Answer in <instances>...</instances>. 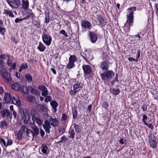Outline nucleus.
I'll return each mask as SVG.
<instances>
[{
  "instance_id": "7c9ffc66",
  "label": "nucleus",
  "mask_w": 158,
  "mask_h": 158,
  "mask_svg": "<svg viewBox=\"0 0 158 158\" xmlns=\"http://www.w3.org/2000/svg\"><path fill=\"white\" fill-rule=\"evenodd\" d=\"M26 133L27 136L28 137H30L31 136L33 137L34 133L32 130H31L30 129L28 128L27 130H26Z\"/></svg>"
},
{
  "instance_id": "a19ab883",
  "label": "nucleus",
  "mask_w": 158,
  "mask_h": 158,
  "mask_svg": "<svg viewBox=\"0 0 158 158\" xmlns=\"http://www.w3.org/2000/svg\"><path fill=\"white\" fill-rule=\"evenodd\" d=\"M34 24L33 26H37L38 27H40V21L39 20L34 21L33 22Z\"/></svg>"
},
{
  "instance_id": "1a4fd4ad",
  "label": "nucleus",
  "mask_w": 158,
  "mask_h": 158,
  "mask_svg": "<svg viewBox=\"0 0 158 158\" xmlns=\"http://www.w3.org/2000/svg\"><path fill=\"white\" fill-rule=\"evenodd\" d=\"M81 26L85 30H90L91 24L89 21L86 20H82L81 21Z\"/></svg>"
},
{
  "instance_id": "a18cd8bd",
  "label": "nucleus",
  "mask_w": 158,
  "mask_h": 158,
  "mask_svg": "<svg viewBox=\"0 0 158 158\" xmlns=\"http://www.w3.org/2000/svg\"><path fill=\"white\" fill-rule=\"evenodd\" d=\"M141 109L143 111H146L147 110V106L145 104H143L141 106Z\"/></svg>"
},
{
  "instance_id": "f257e3e1",
  "label": "nucleus",
  "mask_w": 158,
  "mask_h": 158,
  "mask_svg": "<svg viewBox=\"0 0 158 158\" xmlns=\"http://www.w3.org/2000/svg\"><path fill=\"white\" fill-rule=\"evenodd\" d=\"M136 10V8L135 6L129 8L127 9V11L129 12V14L127 16V20L125 25L127 24L130 25L129 29L130 26L133 25L134 19L133 12Z\"/></svg>"
},
{
  "instance_id": "7ed1b4c3",
  "label": "nucleus",
  "mask_w": 158,
  "mask_h": 158,
  "mask_svg": "<svg viewBox=\"0 0 158 158\" xmlns=\"http://www.w3.org/2000/svg\"><path fill=\"white\" fill-rule=\"evenodd\" d=\"M8 4L12 9L18 8L21 5V2L20 0H6Z\"/></svg>"
},
{
  "instance_id": "f8f14e48",
  "label": "nucleus",
  "mask_w": 158,
  "mask_h": 158,
  "mask_svg": "<svg viewBox=\"0 0 158 158\" xmlns=\"http://www.w3.org/2000/svg\"><path fill=\"white\" fill-rule=\"evenodd\" d=\"M50 123L48 120H46L44 121V124H43V127L47 133H49L50 129L51 128Z\"/></svg>"
},
{
  "instance_id": "8fccbe9b",
  "label": "nucleus",
  "mask_w": 158,
  "mask_h": 158,
  "mask_svg": "<svg viewBox=\"0 0 158 158\" xmlns=\"http://www.w3.org/2000/svg\"><path fill=\"white\" fill-rule=\"evenodd\" d=\"M48 91L47 89H45V90L42 91L41 93V95L44 97H46L48 94Z\"/></svg>"
},
{
  "instance_id": "aec40b11",
  "label": "nucleus",
  "mask_w": 158,
  "mask_h": 158,
  "mask_svg": "<svg viewBox=\"0 0 158 158\" xmlns=\"http://www.w3.org/2000/svg\"><path fill=\"white\" fill-rule=\"evenodd\" d=\"M36 108L39 111L44 113L46 111V109L45 106L43 105L38 104L36 106Z\"/></svg>"
},
{
  "instance_id": "f704fd0d",
  "label": "nucleus",
  "mask_w": 158,
  "mask_h": 158,
  "mask_svg": "<svg viewBox=\"0 0 158 158\" xmlns=\"http://www.w3.org/2000/svg\"><path fill=\"white\" fill-rule=\"evenodd\" d=\"M28 88L29 89H31V90L30 91L31 93L36 94V95H38V91L36 89L33 88L31 86H29Z\"/></svg>"
},
{
  "instance_id": "09e8293b",
  "label": "nucleus",
  "mask_w": 158,
  "mask_h": 158,
  "mask_svg": "<svg viewBox=\"0 0 158 158\" xmlns=\"http://www.w3.org/2000/svg\"><path fill=\"white\" fill-rule=\"evenodd\" d=\"M0 143L2 144H3L5 147H6V143L4 139L2 138H1L0 139Z\"/></svg>"
},
{
  "instance_id": "a211bd4d",
  "label": "nucleus",
  "mask_w": 158,
  "mask_h": 158,
  "mask_svg": "<svg viewBox=\"0 0 158 158\" xmlns=\"http://www.w3.org/2000/svg\"><path fill=\"white\" fill-rule=\"evenodd\" d=\"M22 4V7L24 10H26L28 9L29 7V2L28 0H21Z\"/></svg>"
},
{
  "instance_id": "e433bc0d",
  "label": "nucleus",
  "mask_w": 158,
  "mask_h": 158,
  "mask_svg": "<svg viewBox=\"0 0 158 158\" xmlns=\"http://www.w3.org/2000/svg\"><path fill=\"white\" fill-rule=\"evenodd\" d=\"M67 140V138L64 135L61 137V140L60 141L57 142V143H64L66 142Z\"/></svg>"
},
{
  "instance_id": "0e129e2a",
  "label": "nucleus",
  "mask_w": 158,
  "mask_h": 158,
  "mask_svg": "<svg viewBox=\"0 0 158 158\" xmlns=\"http://www.w3.org/2000/svg\"><path fill=\"white\" fill-rule=\"evenodd\" d=\"M67 118V115L65 114H62V118H61V119H62V121H65L66 119Z\"/></svg>"
},
{
  "instance_id": "6e6552de",
  "label": "nucleus",
  "mask_w": 158,
  "mask_h": 158,
  "mask_svg": "<svg viewBox=\"0 0 158 158\" xmlns=\"http://www.w3.org/2000/svg\"><path fill=\"white\" fill-rule=\"evenodd\" d=\"M89 38L91 42L93 43H95L98 39L97 34L92 31H89Z\"/></svg>"
},
{
  "instance_id": "2f4dec72",
  "label": "nucleus",
  "mask_w": 158,
  "mask_h": 158,
  "mask_svg": "<svg viewBox=\"0 0 158 158\" xmlns=\"http://www.w3.org/2000/svg\"><path fill=\"white\" fill-rule=\"evenodd\" d=\"M7 124L5 120H2L0 123V127L2 129H4L7 126Z\"/></svg>"
},
{
  "instance_id": "412c9836",
  "label": "nucleus",
  "mask_w": 158,
  "mask_h": 158,
  "mask_svg": "<svg viewBox=\"0 0 158 158\" xmlns=\"http://www.w3.org/2000/svg\"><path fill=\"white\" fill-rule=\"evenodd\" d=\"M11 101L13 104L18 106L21 105V102L19 100L17 96H16V97H13Z\"/></svg>"
},
{
  "instance_id": "c03bdc74",
  "label": "nucleus",
  "mask_w": 158,
  "mask_h": 158,
  "mask_svg": "<svg viewBox=\"0 0 158 158\" xmlns=\"http://www.w3.org/2000/svg\"><path fill=\"white\" fill-rule=\"evenodd\" d=\"M6 109H5L0 111V114L3 118H4L6 115Z\"/></svg>"
},
{
  "instance_id": "dca6fc26",
  "label": "nucleus",
  "mask_w": 158,
  "mask_h": 158,
  "mask_svg": "<svg viewBox=\"0 0 158 158\" xmlns=\"http://www.w3.org/2000/svg\"><path fill=\"white\" fill-rule=\"evenodd\" d=\"M50 105L52 107V110L54 113H56L57 111V107L58 106V103L55 101L53 100L50 102Z\"/></svg>"
},
{
  "instance_id": "9b49d317",
  "label": "nucleus",
  "mask_w": 158,
  "mask_h": 158,
  "mask_svg": "<svg viewBox=\"0 0 158 158\" xmlns=\"http://www.w3.org/2000/svg\"><path fill=\"white\" fill-rule=\"evenodd\" d=\"M96 17L97 19L100 24V26L103 27L106 24V20L104 19V18L101 15H97Z\"/></svg>"
},
{
  "instance_id": "e2e57ef3",
  "label": "nucleus",
  "mask_w": 158,
  "mask_h": 158,
  "mask_svg": "<svg viewBox=\"0 0 158 158\" xmlns=\"http://www.w3.org/2000/svg\"><path fill=\"white\" fill-rule=\"evenodd\" d=\"M77 92V91L76 90H71L69 92L71 96H73L74 95L76 94V93Z\"/></svg>"
},
{
  "instance_id": "39448f33",
  "label": "nucleus",
  "mask_w": 158,
  "mask_h": 158,
  "mask_svg": "<svg viewBox=\"0 0 158 158\" xmlns=\"http://www.w3.org/2000/svg\"><path fill=\"white\" fill-rule=\"evenodd\" d=\"M156 138L153 134H150L148 136V142L150 146L153 148H155L157 146Z\"/></svg>"
},
{
  "instance_id": "5fc2aeb1",
  "label": "nucleus",
  "mask_w": 158,
  "mask_h": 158,
  "mask_svg": "<svg viewBox=\"0 0 158 158\" xmlns=\"http://www.w3.org/2000/svg\"><path fill=\"white\" fill-rule=\"evenodd\" d=\"M102 106L106 110H107L109 106L108 102H104L102 105Z\"/></svg>"
},
{
  "instance_id": "4c0bfd02",
  "label": "nucleus",
  "mask_w": 158,
  "mask_h": 158,
  "mask_svg": "<svg viewBox=\"0 0 158 158\" xmlns=\"http://www.w3.org/2000/svg\"><path fill=\"white\" fill-rule=\"evenodd\" d=\"M6 115L7 117L10 118V119L12 118V115L11 112L8 109H6Z\"/></svg>"
},
{
  "instance_id": "423d86ee",
  "label": "nucleus",
  "mask_w": 158,
  "mask_h": 158,
  "mask_svg": "<svg viewBox=\"0 0 158 158\" xmlns=\"http://www.w3.org/2000/svg\"><path fill=\"white\" fill-rule=\"evenodd\" d=\"M47 119L49 121L51 125L54 127H57L59 124L58 120L56 118H53L52 116H50L48 114H46Z\"/></svg>"
},
{
  "instance_id": "37998d69",
  "label": "nucleus",
  "mask_w": 158,
  "mask_h": 158,
  "mask_svg": "<svg viewBox=\"0 0 158 158\" xmlns=\"http://www.w3.org/2000/svg\"><path fill=\"white\" fill-rule=\"evenodd\" d=\"M38 87L39 89L42 91L47 89V88L43 85H39Z\"/></svg>"
},
{
  "instance_id": "603ef678",
  "label": "nucleus",
  "mask_w": 158,
  "mask_h": 158,
  "mask_svg": "<svg viewBox=\"0 0 158 158\" xmlns=\"http://www.w3.org/2000/svg\"><path fill=\"white\" fill-rule=\"evenodd\" d=\"M13 143L12 140L10 139H8L6 143V147L8 146L11 145Z\"/></svg>"
},
{
  "instance_id": "f3484780",
  "label": "nucleus",
  "mask_w": 158,
  "mask_h": 158,
  "mask_svg": "<svg viewBox=\"0 0 158 158\" xmlns=\"http://www.w3.org/2000/svg\"><path fill=\"white\" fill-rule=\"evenodd\" d=\"M32 119L33 120H35L36 123L38 124L39 125L41 126L43 124V122L39 118L38 115L36 114L33 115L32 116Z\"/></svg>"
},
{
  "instance_id": "6e6d98bb",
  "label": "nucleus",
  "mask_w": 158,
  "mask_h": 158,
  "mask_svg": "<svg viewBox=\"0 0 158 158\" xmlns=\"http://www.w3.org/2000/svg\"><path fill=\"white\" fill-rule=\"evenodd\" d=\"M148 118V117L147 116H146V115H144L143 116V119L142 120V122L144 124H145L146 123H147L146 122V120H147Z\"/></svg>"
},
{
  "instance_id": "6ab92c4d",
  "label": "nucleus",
  "mask_w": 158,
  "mask_h": 158,
  "mask_svg": "<svg viewBox=\"0 0 158 158\" xmlns=\"http://www.w3.org/2000/svg\"><path fill=\"white\" fill-rule=\"evenodd\" d=\"M4 99L7 103H9L11 101L12 98L11 95L8 93H6L4 94Z\"/></svg>"
},
{
  "instance_id": "864d4df0",
  "label": "nucleus",
  "mask_w": 158,
  "mask_h": 158,
  "mask_svg": "<svg viewBox=\"0 0 158 158\" xmlns=\"http://www.w3.org/2000/svg\"><path fill=\"white\" fill-rule=\"evenodd\" d=\"M52 99V97L50 96H47L44 100L45 102L47 103L49 101H50Z\"/></svg>"
},
{
  "instance_id": "de8ad7c7",
  "label": "nucleus",
  "mask_w": 158,
  "mask_h": 158,
  "mask_svg": "<svg viewBox=\"0 0 158 158\" xmlns=\"http://www.w3.org/2000/svg\"><path fill=\"white\" fill-rule=\"evenodd\" d=\"M28 129V127L26 126L23 125L21 126V130L22 131V132L23 131V132H26V130H27V129Z\"/></svg>"
},
{
  "instance_id": "5701e85b",
  "label": "nucleus",
  "mask_w": 158,
  "mask_h": 158,
  "mask_svg": "<svg viewBox=\"0 0 158 158\" xmlns=\"http://www.w3.org/2000/svg\"><path fill=\"white\" fill-rule=\"evenodd\" d=\"M11 87L12 89L16 91H19L21 89V86L17 83L13 84L11 85Z\"/></svg>"
},
{
  "instance_id": "473e14b6",
  "label": "nucleus",
  "mask_w": 158,
  "mask_h": 158,
  "mask_svg": "<svg viewBox=\"0 0 158 158\" xmlns=\"http://www.w3.org/2000/svg\"><path fill=\"white\" fill-rule=\"evenodd\" d=\"M27 68L28 66L26 64H22L19 71V72H21L23 70Z\"/></svg>"
},
{
  "instance_id": "13d9d810",
  "label": "nucleus",
  "mask_w": 158,
  "mask_h": 158,
  "mask_svg": "<svg viewBox=\"0 0 158 158\" xmlns=\"http://www.w3.org/2000/svg\"><path fill=\"white\" fill-rule=\"evenodd\" d=\"M145 125L147 126L149 128H150L152 130L153 129V126H152V124L149 123L148 124L147 123L144 124Z\"/></svg>"
},
{
  "instance_id": "338daca9",
  "label": "nucleus",
  "mask_w": 158,
  "mask_h": 158,
  "mask_svg": "<svg viewBox=\"0 0 158 158\" xmlns=\"http://www.w3.org/2000/svg\"><path fill=\"white\" fill-rule=\"evenodd\" d=\"M150 107L151 108H152L153 110H156V105L153 104H152L151 105Z\"/></svg>"
},
{
  "instance_id": "052dcab7",
  "label": "nucleus",
  "mask_w": 158,
  "mask_h": 158,
  "mask_svg": "<svg viewBox=\"0 0 158 158\" xmlns=\"http://www.w3.org/2000/svg\"><path fill=\"white\" fill-rule=\"evenodd\" d=\"M5 32V28L4 27H2L0 26V33L2 35H4Z\"/></svg>"
},
{
  "instance_id": "49530a36",
  "label": "nucleus",
  "mask_w": 158,
  "mask_h": 158,
  "mask_svg": "<svg viewBox=\"0 0 158 158\" xmlns=\"http://www.w3.org/2000/svg\"><path fill=\"white\" fill-rule=\"evenodd\" d=\"M74 127L77 133H78L80 130L79 126L78 125L75 124L74 125Z\"/></svg>"
},
{
  "instance_id": "a878e982",
  "label": "nucleus",
  "mask_w": 158,
  "mask_h": 158,
  "mask_svg": "<svg viewBox=\"0 0 158 158\" xmlns=\"http://www.w3.org/2000/svg\"><path fill=\"white\" fill-rule=\"evenodd\" d=\"M69 133L70 135L69 136V137L71 139H73L74 138V134L75 132L73 128H72V127H70L69 131Z\"/></svg>"
},
{
  "instance_id": "72a5a7b5",
  "label": "nucleus",
  "mask_w": 158,
  "mask_h": 158,
  "mask_svg": "<svg viewBox=\"0 0 158 158\" xmlns=\"http://www.w3.org/2000/svg\"><path fill=\"white\" fill-rule=\"evenodd\" d=\"M77 60V59L76 56L75 55H70L69 59V61H70L74 63Z\"/></svg>"
},
{
  "instance_id": "58836bf2",
  "label": "nucleus",
  "mask_w": 158,
  "mask_h": 158,
  "mask_svg": "<svg viewBox=\"0 0 158 158\" xmlns=\"http://www.w3.org/2000/svg\"><path fill=\"white\" fill-rule=\"evenodd\" d=\"M17 138L18 140H21L22 139L23 135L22 132L21 131H19L17 133Z\"/></svg>"
},
{
  "instance_id": "c756f323",
  "label": "nucleus",
  "mask_w": 158,
  "mask_h": 158,
  "mask_svg": "<svg viewBox=\"0 0 158 158\" xmlns=\"http://www.w3.org/2000/svg\"><path fill=\"white\" fill-rule=\"evenodd\" d=\"M25 78L28 82H31L33 80L32 76L29 74H27L25 75Z\"/></svg>"
},
{
  "instance_id": "3c124183",
  "label": "nucleus",
  "mask_w": 158,
  "mask_h": 158,
  "mask_svg": "<svg viewBox=\"0 0 158 158\" xmlns=\"http://www.w3.org/2000/svg\"><path fill=\"white\" fill-rule=\"evenodd\" d=\"M60 33L61 34H62V35H64L66 37H68V35L65 32V31L64 30H62L60 31Z\"/></svg>"
},
{
  "instance_id": "4d7b16f0",
  "label": "nucleus",
  "mask_w": 158,
  "mask_h": 158,
  "mask_svg": "<svg viewBox=\"0 0 158 158\" xmlns=\"http://www.w3.org/2000/svg\"><path fill=\"white\" fill-rule=\"evenodd\" d=\"M50 19L49 18V15H46L45 18V23H48L50 21Z\"/></svg>"
},
{
  "instance_id": "bf43d9fd",
  "label": "nucleus",
  "mask_w": 158,
  "mask_h": 158,
  "mask_svg": "<svg viewBox=\"0 0 158 158\" xmlns=\"http://www.w3.org/2000/svg\"><path fill=\"white\" fill-rule=\"evenodd\" d=\"M40 133L42 137L43 138L44 137V135L45 134V132L41 129H40Z\"/></svg>"
},
{
  "instance_id": "ea45409f",
  "label": "nucleus",
  "mask_w": 158,
  "mask_h": 158,
  "mask_svg": "<svg viewBox=\"0 0 158 158\" xmlns=\"http://www.w3.org/2000/svg\"><path fill=\"white\" fill-rule=\"evenodd\" d=\"M72 114L73 115V119H75L76 118L77 116V111L76 109H73Z\"/></svg>"
},
{
  "instance_id": "f03ea898",
  "label": "nucleus",
  "mask_w": 158,
  "mask_h": 158,
  "mask_svg": "<svg viewBox=\"0 0 158 158\" xmlns=\"http://www.w3.org/2000/svg\"><path fill=\"white\" fill-rule=\"evenodd\" d=\"M114 73L113 71L108 70L105 71L101 74L100 76L103 81H109L114 77Z\"/></svg>"
},
{
  "instance_id": "393cba45",
  "label": "nucleus",
  "mask_w": 158,
  "mask_h": 158,
  "mask_svg": "<svg viewBox=\"0 0 158 158\" xmlns=\"http://www.w3.org/2000/svg\"><path fill=\"white\" fill-rule=\"evenodd\" d=\"M83 86V84L81 82H77L76 84L74 85L73 89L74 90H75L79 88H82Z\"/></svg>"
},
{
  "instance_id": "20e7f679",
  "label": "nucleus",
  "mask_w": 158,
  "mask_h": 158,
  "mask_svg": "<svg viewBox=\"0 0 158 158\" xmlns=\"http://www.w3.org/2000/svg\"><path fill=\"white\" fill-rule=\"evenodd\" d=\"M2 76L4 79L5 81L7 83L10 82L12 81L10 75L8 74L6 70L2 69L0 72Z\"/></svg>"
},
{
  "instance_id": "9d476101",
  "label": "nucleus",
  "mask_w": 158,
  "mask_h": 158,
  "mask_svg": "<svg viewBox=\"0 0 158 158\" xmlns=\"http://www.w3.org/2000/svg\"><path fill=\"white\" fill-rule=\"evenodd\" d=\"M109 67V64L108 62L106 60H105L101 63L100 68L103 71L108 70Z\"/></svg>"
},
{
  "instance_id": "c85d7f7f",
  "label": "nucleus",
  "mask_w": 158,
  "mask_h": 158,
  "mask_svg": "<svg viewBox=\"0 0 158 158\" xmlns=\"http://www.w3.org/2000/svg\"><path fill=\"white\" fill-rule=\"evenodd\" d=\"M21 89L20 90H21L22 92L25 94H29V91L27 87L22 85L21 86Z\"/></svg>"
},
{
  "instance_id": "69168bd1",
  "label": "nucleus",
  "mask_w": 158,
  "mask_h": 158,
  "mask_svg": "<svg viewBox=\"0 0 158 158\" xmlns=\"http://www.w3.org/2000/svg\"><path fill=\"white\" fill-rule=\"evenodd\" d=\"M128 60L129 61H134L136 62H138L137 60V59H134L132 57H129L128 58Z\"/></svg>"
},
{
  "instance_id": "bb28decb",
  "label": "nucleus",
  "mask_w": 158,
  "mask_h": 158,
  "mask_svg": "<svg viewBox=\"0 0 158 158\" xmlns=\"http://www.w3.org/2000/svg\"><path fill=\"white\" fill-rule=\"evenodd\" d=\"M37 48L40 52H44L45 49V47L41 42H40L39 45L37 47Z\"/></svg>"
},
{
  "instance_id": "4be33fe9",
  "label": "nucleus",
  "mask_w": 158,
  "mask_h": 158,
  "mask_svg": "<svg viewBox=\"0 0 158 158\" xmlns=\"http://www.w3.org/2000/svg\"><path fill=\"white\" fill-rule=\"evenodd\" d=\"M31 129L34 133L33 137H37L39 134V131L38 128L36 126H33L32 127Z\"/></svg>"
},
{
  "instance_id": "79ce46f5",
  "label": "nucleus",
  "mask_w": 158,
  "mask_h": 158,
  "mask_svg": "<svg viewBox=\"0 0 158 158\" xmlns=\"http://www.w3.org/2000/svg\"><path fill=\"white\" fill-rule=\"evenodd\" d=\"M4 13L6 15H9L10 17H13L14 16V15L11 12L7 10H5Z\"/></svg>"
},
{
  "instance_id": "0eeeda50",
  "label": "nucleus",
  "mask_w": 158,
  "mask_h": 158,
  "mask_svg": "<svg viewBox=\"0 0 158 158\" xmlns=\"http://www.w3.org/2000/svg\"><path fill=\"white\" fill-rule=\"evenodd\" d=\"M42 39L44 42L47 45L49 46L51 44L52 40V37L50 36H48L47 34H45V32L44 34L42 36Z\"/></svg>"
},
{
  "instance_id": "c9c22d12",
  "label": "nucleus",
  "mask_w": 158,
  "mask_h": 158,
  "mask_svg": "<svg viewBox=\"0 0 158 158\" xmlns=\"http://www.w3.org/2000/svg\"><path fill=\"white\" fill-rule=\"evenodd\" d=\"M75 66V64L74 62L69 61V63L67 66V68L68 69L72 68Z\"/></svg>"
},
{
  "instance_id": "2eb2a0df",
  "label": "nucleus",
  "mask_w": 158,
  "mask_h": 158,
  "mask_svg": "<svg viewBox=\"0 0 158 158\" xmlns=\"http://www.w3.org/2000/svg\"><path fill=\"white\" fill-rule=\"evenodd\" d=\"M23 119L25 123H27L29 121H30V115L27 111L23 112Z\"/></svg>"
},
{
  "instance_id": "b1692460",
  "label": "nucleus",
  "mask_w": 158,
  "mask_h": 158,
  "mask_svg": "<svg viewBox=\"0 0 158 158\" xmlns=\"http://www.w3.org/2000/svg\"><path fill=\"white\" fill-rule=\"evenodd\" d=\"M110 91L113 94L117 95L120 92V90L119 89H115L114 88H112L110 89Z\"/></svg>"
},
{
  "instance_id": "4468645a",
  "label": "nucleus",
  "mask_w": 158,
  "mask_h": 158,
  "mask_svg": "<svg viewBox=\"0 0 158 158\" xmlns=\"http://www.w3.org/2000/svg\"><path fill=\"white\" fill-rule=\"evenodd\" d=\"M82 69L85 74H89L92 72L91 68L89 65H83L82 66Z\"/></svg>"
},
{
  "instance_id": "ddd939ff",
  "label": "nucleus",
  "mask_w": 158,
  "mask_h": 158,
  "mask_svg": "<svg viewBox=\"0 0 158 158\" xmlns=\"http://www.w3.org/2000/svg\"><path fill=\"white\" fill-rule=\"evenodd\" d=\"M27 101L30 103H31L34 104H37L39 102V100L38 99L37 100H36L35 99L34 97L32 95H27Z\"/></svg>"
},
{
  "instance_id": "774afa93",
  "label": "nucleus",
  "mask_w": 158,
  "mask_h": 158,
  "mask_svg": "<svg viewBox=\"0 0 158 158\" xmlns=\"http://www.w3.org/2000/svg\"><path fill=\"white\" fill-rule=\"evenodd\" d=\"M23 21L22 19H19V18H17L15 20V22L16 23H17L19 22L20 21Z\"/></svg>"
},
{
  "instance_id": "680f3d73",
  "label": "nucleus",
  "mask_w": 158,
  "mask_h": 158,
  "mask_svg": "<svg viewBox=\"0 0 158 158\" xmlns=\"http://www.w3.org/2000/svg\"><path fill=\"white\" fill-rule=\"evenodd\" d=\"M137 53L136 55V59H137V61H138V59L139 58L140 56V51L138 50L137 51Z\"/></svg>"
},
{
  "instance_id": "cd10ccee",
  "label": "nucleus",
  "mask_w": 158,
  "mask_h": 158,
  "mask_svg": "<svg viewBox=\"0 0 158 158\" xmlns=\"http://www.w3.org/2000/svg\"><path fill=\"white\" fill-rule=\"evenodd\" d=\"M41 148L42 149L41 151L43 153L45 154L47 153L48 148L46 144H42Z\"/></svg>"
}]
</instances>
